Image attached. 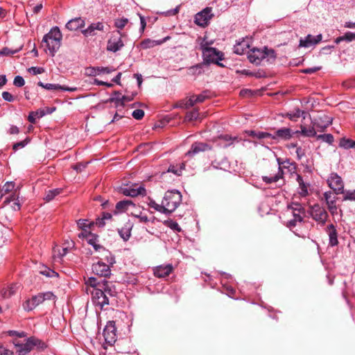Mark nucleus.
<instances>
[{
	"mask_svg": "<svg viewBox=\"0 0 355 355\" xmlns=\"http://www.w3.org/2000/svg\"><path fill=\"white\" fill-rule=\"evenodd\" d=\"M332 118L325 114H322L311 120L312 126L306 128L304 125H300V131H296L295 133H300L304 137H314L316 136L317 131L324 132L331 124Z\"/></svg>",
	"mask_w": 355,
	"mask_h": 355,
	"instance_id": "obj_1",
	"label": "nucleus"
},
{
	"mask_svg": "<svg viewBox=\"0 0 355 355\" xmlns=\"http://www.w3.org/2000/svg\"><path fill=\"white\" fill-rule=\"evenodd\" d=\"M62 34L58 26L53 27L50 31L44 35L42 43L45 44L51 56H54L61 46Z\"/></svg>",
	"mask_w": 355,
	"mask_h": 355,
	"instance_id": "obj_2",
	"label": "nucleus"
},
{
	"mask_svg": "<svg viewBox=\"0 0 355 355\" xmlns=\"http://www.w3.org/2000/svg\"><path fill=\"white\" fill-rule=\"evenodd\" d=\"M182 202V194L176 189L167 191L162 199L165 214L173 213Z\"/></svg>",
	"mask_w": 355,
	"mask_h": 355,
	"instance_id": "obj_3",
	"label": "nucleus"
},
{
	"mask_svg": "<svg viewBox=\"0 0 355 355\" xmlns=\"http://www.w3.org/2000/svg\"><path fill=\"white\" fill-rule=\"evenodd\" d=\"M107 262L109 265L101 261L93 263L92 266V272L99 277H109L111 275L110 265L112 266L115 263L114 257H111L110 259H107Z\"/></svg>",
	"mask_w": 355,
	"mask_h": 355,
	"instance_id": "obj_4",
	"label": "nucleus"
},
{
	"mask_svg": "<svg viewBox=\"0 0 355 355\" xmlns=\"http://www.w3.org/2000/svg\"><path fill=\"white\" fill-rule=\"evenodd\" d=\"M87 293L92 295V301L96 306H98L100 309H103L105 305L109 304V298L101 288L87 289Z\"/></svg>",
	"mask_w": 355,
	"mask_h": 355,
	"instance_id": "obj_5",
	"label": "nucleus"
},
{
	"mask_svg": "<svg viewBox=\"0 0 355 355\" xmlns=\"http://www.w3.org/2000/svg\"><path fill=\"white\" fill-rule=\"evenodd\" d=\"M309 212L311 218L321 225H324L329 218L327 211L319 204L311 206Z\"/></svg>",
	"mask_w": 355,
	"mask_h": 355,
	"instance_id": "obj_6",
	"label": "nucleus"
},
{
	"mask_svg": "<svg viewBox=\"0 0 355 355\" xmlns=\"http://www.w3.org/2000/svg\"><path fill=\"white\" fill-rule=\"evenodd\" d=\"M122 36L123 34L120 31L112 32L107 41V50L114 53L120 51L124 46Z\"/></svg>",
	"mask_w": 355,
	"mask_h": 355,
	"instance_id": "obj_7",
	"label": "nucleus"
},
{
	"mask_svg": "<svg viewBox=\"0 0 355 355\" xmlns=\"http://www.w3.org/2000/svg\"><path fill=\"white\" fill-rule=\"evenodd\" d=\"M201 49L202 51V55L207 62H216L221 65L218 63V61L223 59V54L216 49L209 47L207 44L202 43Z\"/></svg>",
	"mask_w": 355,
	"mask_h": 355,
	"instance_id": "obj_8",
	"label": "nucleus"
},
{
	"mask_svg": "<svg viewBox=\"0 0 355 355\" xmlns=\"http://www.w3.org/2000/svg\"><path fill=\"white\" fill-rule=\"evenodd\" d=\"M329 187L336 194L344 193V182L340 176L336 173H331L327 179Z\"/></svg>",
	"mask_w": 355,
	"mask_h": 355,
	"instance_id": "obj_9",
	"label": "nucleus"
},
{
	"mask_svg": "<svg viewBox=\"0 0 355 355\" xmlns=\"http://www.w3.org/2000/svg\"><path fill=\"white\" fill-rule=\"evenodd\" d=\"M277 162L278 164L277 172H275L274 174L271 173L269 175H263L261 177L263 182H264L266 184H269L277 182L279 180L284 178V171L282 170L284 161H282L281 158H277Z\"/></svg>",
	"mask_w": 355,
	"mask_h": 355,
	"instance_id": "obj_10",
	"label": "nucleus"
},
{
	"mask_svg": "<svg viewBox=\"0 0 355 355\" xmlns=\"http://www.w3.org/2000/svg\"><path fill=\"white\" fill-rule=\"evenodd\" d=\"M116 327L114 321H109L103 329V336L107 343L112 345L116 340Z\"/></svg>",
	"mask_w": 355,
	"mask_h": 355,
	"instance_id": "obj_11",
	"label": "nucleus"
},
{
	"mask_svg": "<svg viewBox=\"0 0 355 355\" xmlns=\"http://www.w3.org/2000/svg\"><path fill=\"white\" fill-rule=\"evenodd\" d=\"M211 148V146L207 143L196 141L192 144L190 150L185 153V156L192 157L196 154L210 150Z\"/></svg>",
	"mask_w": 355,
	"mask_h": 355,
	"instance_id": "obj_12",
	"label": "nucleus"
},
{
	"mask_svg": "<svg viewBox=\"0 0 355 355\" xmlns=\"http://www.w3.org/2000/svg\"><path fill=\"white\" fill-rule=\"evenodd\" d=\"M211 17V8H206L196 15L195 23L198 26L205 27L208 25Z\"/></svg>",
	"mask_w": 355,
	"mask_h": 355,
	"instance_id": "obj_13",
	"label": "nucleus"
},
{
	"mask_svg": "<svg viewBox=\"0 0 355 355\" xmlns=\"http://www.w3.org/2000/svg\"><path fill=\"white\" fill-rule=\"evenodd\" d=\"M122 193L125 196L131 197H136L138 196H144L146 195V189L141 185H138L137 184H135L129 187L122 189Z\"/></svg>",
	"mask_w": 355,
	"mask_h": 355,
	"instance_id": "obj_14",
	"label": "nucleus"
},
{
	"mask_svg": "<svg viewBox=\"0 0 355 355\" xmlns=\"http://www.w3.org/2000/svg\"><path fill=\"white\" fill-rule=\"evenodd\" d=\"M324 198L330 214L333 216L336 215L338 214V207L336 204L337 198L331 191H327L324 193Z\"/></svg>",
	"mask_w": 355,
	"mask_h": 355,
	"instance_id": "obj_15",
	"label": "nucleus"
},
{
	"mask_svg": "<svg viewBox=\"0 0 355 355\" xmlns=\"http://www.w3.org/2000/svg\"><path fill=\"white\" fill-rule=\"evenodd\" d=\"M81 236L85 237L87 243L89 245H92L96 251H101V250H105L103 246L98 243V236L96 235L95 234H93L90 232L85 231V232H82L81 234H79V237Z\"/></svg>",
	"mask_w": 355,
	"mask_h": 355,
	"instance_id": "obj_16",
	"label": "nucleus"
},
{
	"mask_svg": "<svg viewBox=\"0 0 355 355\" xmlns=\"http://www.w3.org/2000/svg\"><path fill=\"white\" fill-rule=\"evenodd\" d=\"M322 34H319L315 36L309 34L304 39H300L299 46L309 48L320 43L322 41Z\"/></svg>",
	"mask_w": 355,
	"mask_h": 355,
	"instance_id": "obj_17",
	"label": "nucleus"
},
{
	"mask_svg": "<svg viewBox=\"0 0 355 355\" xmlns=\"http://www.w3.org/2000/svg\"><path fill=\"white\" fill-rule=\"evenodd\" d=\"M267 53L261 49H253L248 52V58L250 62L257 65L259 64L261 62L266 58Z\"/></svg>",
	"mask_w": 355,
	"mask_h": 355,
	"instance_id": "obj_18",
	"label": "nucleus"
},
{
	"mask_svg": "<svg viewBox=\"0 0 355 355\" xmlns=\"http://www.w3.org/2000/svg\"><path fill=\"white\" fill-rule=\"evenodd\" d=\"M325 232L329 236V245L331 247L338 245V232L336 226L333 224L328 225L325 228Z\"/></svg>",
	"mask_w": 355,
	"mask_h": 355,
	"instance_id": "obj_19",
	"label": "nucleus"
},
{
	"mask_svg": "<svg viewBox=\"0 0 355 355\" xmlns=\"http://www.w3.org/2000/svg\"><path fill=\"white\" fill-rule=\"evenodd\" d=\"M173 267L171 264L160 265L153 270L154 275L158 278H164L168 276L173 271Z\"/></svg>",
	"mask_w": 355,
	"mask_h": 355,
	"instance_id": "obj_20",
	"label": "nucleus"
},
{
	"mask_svg": "<svg viewBox=\"0 0 355 355\" xmlns=\"http://www.w3.org/2000/svg\"><path fill=\"white\" fill-rule=\"evenodd\" d=\"M104 25L102 22H96L91 24L86 29L82 31V33L85 37L96 35V31H103Z\"/></svg>",
	"mask_w": 355,
	"mask_h": 355,
	"instance_id": "obj_21",
	"label": "nucleus"
},
{
	"mask_svg": "<svg viewBox=\"0 0 355 355\" xmlns=\"http://www.w3.org/2000/svg\"><path fill=\"white\" fill-rule=\"evenodd\" d=\"M293 134L294 132H292L291 129L288 128H283L277 130L275 132V135H272V139H281L284 140H288L293 137Z\"/></svg>",
	"mask_w": 355,
	"mask_h": 355,
	"instance_id": "obj_22",
	"label": "nucleus"
},
{
	"mask_svg": "<svg viewBox=\"0 0 355 355\" xmlns=\"http://www.w3.org/2000/svg\"><path fill=\"white\" fill-rule=\"evenodd\" d=\"M40 343V340L33 337H31L27 339L26 342L24 344L20 345V348L19 351L21 353H27L31 352L33 348Z\"/></svg>",
	"mask_w": 355,
	"mask_h": 355,
	"instance_id": "obj_23",
	"label": "nucleus"
},
{
	"mask_svg": "<svg viewBox=\"0 0 355 355\" xmlns=\"http://www.w3.org/2000/svg\"><path fill=\"white\" fill-rule=\"evenodd\" d=\"M168 39V37H166L161 40H153L151 39H145L140 43V46L143 49H148L153 48L155 46L160 45L166 42Z\"/></svg>",
	"mask_w": 355,
	"mask_h": 355,
	"instance_id": "obj_24",
	"label": "nucleus"
},
{
	"mask_svg": "<svg viewBox=\"0 0 355 355\" xmlns=\"http://www.w3.org/2000/svg\"><path fill=\"white\" fill-rule=\"evenodd\" d=\"M85 26V21L81 17H76L69 20L67 24L66 28L69 31H76Z\"/></svg>",
	"mask_w": 355,
	"mask_h": 355,
	"instance_id": "obj_25",
	"label": "nucleus"
},
{
	"mask_svg": "<svg viewBox=\"0 0 355 355\" xmlns=\"http://www.w3.org/2000/svg\"><path fill=\"white\" fill-rule=\"evenodd\" d=\"M308 114L307 112L301 110L300 108H295L292 111L288 112L285 116L289 119L291 121H297V120L300 117L304 119Z\"/></svg>",
	"mask_w": 355,
	"mask_h": 355,
	"instance_id": "obj_26",
	"label": "nucleus"
},
{
	"mask_svg": "<svg viewBox=\"0 0 355 355\" xmlns=\"http://www.w3.org/2000/svg\"><path fill=\"white\" fill-rule=\"evenodd\" d=\"M11 202H13L12 207L15 211H18L20 209L21 205H20L19 200V196L16 193V191H15V193L11 194L10 196H7L5 198L3 204L8 205V204L10 203Z\"/></svg>",
	"mask_w": 355,
	"mask_h": 355,
	"instance_id": "obj_27",
	"label": "nucleus"
},
{
	"mask_svg": "<svg viewBox=\"0 0 355 355\" xmlns=\"http://www.w3.org/2000/svg\"><path fill=\"white\" fill-rule=\"evenodd\" d=\"M249 47V40H243L234 46V52L238 55H242L248 51Z\"/></svg>",
	"mask_w": 355,
	"mask_h": 355,
	"instance_id": "obj_28",
	"label": "nucleus"
},
{
	"mask_svg": "<svg viewBox=\"0 0 355 355\" xmlns=\"http://www.w3.org/2000/svg\"><path fill=\"white\" fill-rule=\"evenodd\" d=\"M288 209L292 210L293 216L294 214H298L300 216H304L305 209L302 205L297 202H292L288 205Z\"/></svg>",
	"mask_w": 355,
	"mask_h": 355,
	"instance_id": "obj_29",
	"label": "nucleus"
},
{
	"mask_svg": "<svg viewBox=\"0 0 355 355\" xmlns=\"http://www.w3.org/2000/svg\"><path fill=\"white\" fill-rule=\"evenodd\" d=\"M85 284H86V290L87 288H90L91 290L94 289V288H101V287H103V281H98L96 278L94 277H89L86 281H85Z\"/></svg>",
	"mask_w": 355,
	"mask_h": 355,
	"instance_id": "obj_30",
	"label": "nucleus"
},
{
	"mask_svg": "<svg viewBox=\"0 0 355 355\" xmlns=\"http://www.w3.org/2000/svg\"><path fill=\"white\" fill-rule=\"evenodd\" d=\"M297 182L299 184V194L302 197H306L308 194L306 184L304 182L303 178L300 175H297Z\"/></svg>",
	"mask_w": 355,
	"mask_h": 355,
	"instance_id": "obj_31",
	"label": "nucleus"
},
{
	"mask_svg": "<svg viewBox=\"0 0 355 355\" xmlns=\"http://www.w3.org/2000/svg\"><path fill=\"white\" fill-rule=\"evenodd\" d=\"M132 205H133V203L131 200H121V201L118 202L116 205V211H115V213L117 214L119 212H121V213L124 212L128 209L129 206Z\"/></svg>",
	"mask_w": 355,
	"mask_h": 355,
	"instance_id": "obj_32",
	"label": "nucleus"
},
{
	"mask_svg": "<svg viewBox=\"0 0 355 355\" xmlns=\"http://www.w3.org/2000/svg\"><path fill=\"white\" fill-rule=\"evenodd\" d=\"M343 41H345L347 42L355 41V33L352 32H347L344 35L338 37L334 40L335 43L337 44Z\"/></svg>",
	"mask_w": 355,
	"mask_h": 355,
	"instance_id": "obj_33",
	"label": "nucleus"
},
{
	"mask_svg": "<svg viewBox=\"0 0 355 355\" xmlns=\"http://www.w3.org/2000/svg\"><path fill=\"white\" fill-rule=\"evenodd\" d=\"M124 98H125L123 97V95L119 92H114L109 101L115 103L116 106H122L124 105Z\"/></svg>",
	"mask_w": 355,
	"mask_h": 355,
	"instance_id": "obj_34",
	"label": "nucleus"
},
{
	"mask_svg": "<svg viewBox=\"0 0 355 355\" xmlns=\"http://www.w3.org/2000/svg\"><path fill=\"white\" fill-rule=\"evenodd\" d=\"M303 221H304V216H300V215H298V214H294L293 218L287 222L286 226L290 230H292L297 225V223H302Z\"/></svg>",
	"mask_w": 355,
	"mask_h": 355,
	"instance_id": "obj_35",
	"label": "nucleus"
},
{
	"mask_svg": "<svg viewBox=\"0 0 355 355\" xmlns=\"http://www.w3.org/2000/svg\"><path fill=\"white\" fill-rule=\"evenodd\" d=\"M15 183L14 182H6L1 189V198L6 194L12 191L15 189Z\"/></svg>",
	"mask_w": 355,
	"mask_h": 355,
	"instance_id": "obj_36",
	"label": "nucleus"
},
{
	"mask_svg": "<svg viewBox=\"0 0 355 355\" xmlns=\"http://www.w3.org/2000/svg\"><path fill=\"white\" fill-rule=\"evenodd\" d=\"M164 225L170 229L173 230V231H175L177 232H180L182 231L181 227H180L179 224L171 219L166 220L163 222Z\"/></svg>",
	"mask_w": 355,
	"mask_h": 355,
	"instance_id": "obj_37",
	"label": "nucleus"
},
{
	"mask_svg": "<svg viewBox=\"0 0 355 355\" xmlns=\"http://www.w3.org/2000/svg\"><path fill=\"white\" fill-rule=\"evenodd\" d=\"M62 191L61 189H55L53 190H49L46 193V195L44 198V199L46 202H50L52 200L55 196L59 195Z\"/></svg>",
	"mask_w": 355,
	"mask_h": 355,
	"instance_id": "obj_38",
	"label": "nucleus"
},
{
	"mask_svg": "<svg viewBox=\"0 0 355 355\" xmlns=\"http://www.w3.org/2000/svg\"><path fill=\"white\" fill-rule=\"evenodd\" d=\"M15 293L14 286H10L7 288H4L1 291V295L3 298L10 297Z\"/></svg>",
	"mask_w": 355,
	"mask_h": 355,
	"instance_id": "obj_39",
	"label": "nucleus"
},
{
	"mask_svg": "<svg viewBox=\"0 0 355 355\" xmlns=\"http://www.w3.org/2000/svg\"><path fill=\"white\" fill-rule=\"evenodd\" d=\"M37 85L38 86L47 90H61V85L58 84L44 83L42 82H39Z\"/></svg>",
	"mask_w": 355,
	"mask_h": 355,
	"instance_id": "obj_40",
	"label": "nucleus"
},
{
	"mask_svg": "<svg viewBox=\"0 0 355 355\" xmlns=\"http://www.w3.org/2000/svg\"><path fill=\"white\" fill-rule=\"evenodd\" d=\"M318 140H322L330 145H331L334 141V136L331 134H323L315 136Z\"/></svg>",
	"mask_w": 355,
	"mask_h": 355,
	"instance_id": "obj_41",
	"label": "nucleus"
},
{
	"mask_svg": "<svg viewBox=\"0 0 355 355\" xmlns=\"http://www.w3.org/2000/svg\"><path fill=\"white\" fill-rule=\"evenodd\" d=\"M355 141L350 139L343 138L340 141L339 146L345 149L352 148Z\"/></svg>",
	"mask_w": 355,
	"mask_h": 355,
	"instance_id": "obj_42",
	"label": "nucleus"
},
{
	"mask_svg": "<svg viewBox=\"0 0 355 355\" xmlns=\"http://www.w3.org/2000/svg\"><path fill=\"white\" fill-rule=\"evenodd\" d=\"M103 284L105 285H103V287H101V289L105 293L106 295L114 296L116 291L109 285V282L106 280H103Z\"/></svg>",
	"mask_w": 355,
	"mask_h": 355,
	"instance_id": "obj_43",
	"label": "nucleus"
},
{
	"mask_svg": "<svg viewBox=\"0 0 355 355\" xmlns=\"http://www.w3.org/2000/svg\"><path fill=\"white\" fill-rule=\"evenodd\" d=\"M128 23V19L125 17H122L121 19H116L114 21V26L120 31L122 30Z\"/></svg>",
	"mask_w": 355,
	"mask_h": 355,
	"instance_id": "obj_44",
	"label": "nucleus"
},
{
	"mask_svg": "<svg viewBox=\"0 0 355 355\" xmlns=\"http://www.w3.org/2000/svg\"><path fill=\"white\" fill-rule=\"evenodd\" d=\"M202 67L200 64H196L195 66L191 67L189 69V74L192 76H198L202 73Z\"/></svg>",
	"mask_w": 355,
	"mask_h": 355,
	"instance_id": "obj_45",
	"label": "nucleus"
},
{
	"mask_svg": "<svg viewBox=\"0 0 355 355\" xmlns=\"http://www.w3.org/2000/svg\"><path fill=\"white\" fill-rule=\"evenodd\" d=\"M149 206L155 210L165 214V210L162 202L161 205L157 204L155 200H151L148 203Z\"/></svg>",
	"mask_w": 355,
	"mask_h": 355,
	"instance_id": "obj_46",
	"label": "nucleus"
},
{
	"mask_svg": "<svg viewBox=\"0 0 355 355\" xmlns=\"http://www.w3.org/2000/svg\"><path fill=\"white\" fill-rule=\"evenodd\" d=\"M199 117V112L198 110L196 109H194L192 111H190V112H188L186 114V119L187 121H193V120H196L198 119Z\"/></svg>",
	"mask_w": 355,
	"mask_h": 355,
	"instance_id": "obj_47",
	"label": "nucleus"
},
{
	"mask_svg": "<svg viewBox=\"0 0 355 355\" xmlns=\"http://www.w3.org/2000/svg\"><path fill=\"white\" fill-rule=\"evenodd\" d=\"M22 306H23V309L26 311H32L33 309H34L35 308V306L34 304V302H33L32 298L26 300L23 303Z\"/></svg>",
	"mask_w": 355,
	"mask_h": 355,
	"instance_id": "obj_48",
	"label": "nucleus"
},
{
	"mask_svg": "<svg viewBox=\"0 0 355 355\" xmlns=\"http://www.w3.org/2000/svg\"><path fill=\"white\" fill-rule=\"evenodd\" d=\"M344 194V196H343V200H353V201H355V190H347V191H345L344 190V193H343Z\"/></svg>",
	"mask_w": 355,
	"mask_h": 355,
	"instance_id": "obj_49",
	"label": "nucleus"
},
{
	"mask_svg": "<svg viewBox=\"0 0 355 355\" xmlns=\"http://www.w3.org/2000/svg\"><path fill=\"white\" fill-rule=\"evenodd\" d=\"M251 135H252L254 137H257L258 139H267V138H272V135L268 132H254L252 131Z\"/></svg>",
	"mask_w": 355,
	"mask_h": 355,
	"instance_id": "obj_50",
	"label": "nucleus"
},
{
	"mask_svg": "<svg viewBox=\"0 0 355 355\" xmlns=\"http://www.w3.org/2000/svg\"><path fill=\"white\" fill-rule=\"evenodd\" d=\"M284 168H288L290 171H295L296 169L295 163L291 162L290 159H286L282 166V170Z\"/></svg>",
	"mask_w": 355,
	"mask_h": 355,
	"instance_id": "obj_51",
	"label": "nucleus"
},
{
	"mask_svg": "<svg viewBox=\"0 0 355 355\" xmlns=\"http://www.w3.org/2000/svg\"><path fill=\"white\" fill-rule=\"evenodd\" d=\"M40 273L49 277L58 276V274L56 272L46 267H45L44 270H41Z\"/></svg>",
	"mask_w": 355,
	"mask_h": 355,
	"instance_id": "obj_52",
	"label": "nucleus"
},
{
	"mask_svg": "<svg viewBox=\"0 0 355 355\" xmlns=\"http://www.w3.org/2000/svg\"><path fill=\"white\" fill-rule=\"evenodd\" d=\"M40 295H42V298L43 299L44 302L46 300H53V302L55 301L56 296L51 291L41 293Z\"/></svg>",
	"mask_w": 355,
	"mask_h": 355,
	"instance_id": "obj_53",
	"label": "nucleus"
},
{
	"mask_svg": "<svg viewBox=\"0 0 355 355\" xmlns=\"http://www.w3.org/2000/svg\"><path fill=\"white\" fill-rule=\"evenodd\" d=\"M119 234L124 241H128L130 236V231L126 228L119 230Z\"/></svg>",
	"mask_w": 355,
	"mask_h": 355,
	"instance_id": "obj_54",
	"label": "nucleus"
},
{
	"mask_svg": "<svg viewBox=\"0 0 355 355\" xmlns=\"http://www.w3.org/2000/svg\"><path fill=\"white\" fill-rule=\"evenodd\" d=\"M77 225L79 228L85 230V228H89L91 223L87 219H79L77 221Z\"/></svg>",
	"mask_w": 355,
	"mask_h": 355,
	"instance_id": "obj_55",
	"label": "nucleus"
},
{
	"mask_svg": "<svg viewBox=\"0 0 355 355\" xmlns=\"http://www.w3.org/2000/svg\"><path fill=\"white\" fill-rule=\"evenodd\" d=\"M197 101L196 99V96L193 95L190 96V98L186 101L184 104V107L186 109H189L191 107H193L196 103H197Z\"/></svg>",
	"mask_w": 355,
	"mask_h": 355,
	"instance_id": "obj_56",
	"label": "nucleus"
},
{
	"mask_svg": "<svg viewBox=\"0 0 355 355\" xmlns=\"http://www.w3.org/2000/svg\"><path fill=\"white\" fill-rule=\"evenodd\" d=\"M220 139H221V140H223V141H226L227 143H226V144H223V146H224V147H227V146H230V145L232 144V141H233V140H234V139H235V138H234V139H233V138H232V137H230V135H222V136H220Z\"/></svg>",
	"mask_w": 355,
	"mask_h": 355,
	"instance_id": "obj_57",
	"label": "nucleus"
},
{
	"mask_svg": "<svg viewBox=\"0 0 355 355\" xmlns=\"http://www.w3.org/2000/svg\"><path fill=\"white\" fill-rule=\"evenodd\" d=\"M13 84L16 87H21L24 85L25 80L22 76H17L14 79Z\"/></svg>",
	"mask_w": 355,
	"mask_h": 355,
	"instance_id": "obj_58",
	"label": "nucleus"
},
{
	"mask_svg": "<svg viewBox=\"0 0 355 355\" xmlns=\"http://www.w3.org/2000/svg\"><path fill=\"white\" fill-rule=\"evenodd\" d=\"M132 116L137 120L141 119L144 116V112L142 110L137 109L132 112Z\"/></svg>",
	"mask_w": 355,
	"mask_h": 355,
	"instance_id": "obj_59",
	"label": "nucleus"
},
{
	"mask_svg": "<svg viewBox=\"0 0 355 355\" xmlns=\"http://www.w3.org/2000/svg\"><path fill=\"white\" fill-rule=\"evenodd\" d=\"M19 51V49L11 50L7 47H5L0 51V55H12L17 53Z\"/></svg>",
	"mask_w": 355,
	"mask_h": 355,
	"instance_id": "obj_60",
	"label": "nucleus"
},
{
	"mask_svg": "<svg viewBox=\"0 0 355 355\" xmlns=\"http://www.w3.org/2000/svg\"><path fill=\"white\" fill-rule=\"evenodd\" d=\"M209 98L208 92L205 91L199 95L196 96V99L198 103H202L205 101V99Z\"/></svg>",
	"mask_w": 355,
	"mask_h": 355,
	"instance_id": "obj_61",
	"label": "nucleus"
},
{
	"mask_svg": "<svg viewBox=\"0 0 355 355\" xmlns=\"http://www.w3.org/2000/svg\"><path fill=\"white\" fill-rule=\"evenodd\" d=\"M28 71L33 75H37L44 73V69L42 67H32L28 69Z\"/></svg>",
	"mask_w": 355,
	"mask_h": 355,
	"instance_id": "obj_62",
	"label": "nucleus"
},
{
	"mask_svg": "<svg viewBox=\"0 0 355 355\" xmlns=\"http://www.w3.org/2000/svg\"><path fill=\"white\" fill-rule=\"evenodd\" d=\"M98 74L103 73H110L112 71H114V69L110 68V67H96Z\"/></svg>",
	"mask_w": 355,
	"mask_h": 355,
	"instance_id": "obj_63",
	"label": "nucleus"
},
{
	"mask_svg": "<svg viewBox=\"0 0 355 355\" xmlns=\"http://www.w3.org/2000/svg\"><path fill=\"white\" fill-rule=\"evenodd\" d=\"M31 298L34 302L35 307L39 304H42V302H44V300L42 298V295H40V293L33 296Z\"/></svg>",
	"mask_w": 355,
	"mask_h": 355,
	"instance_id": "obj_64",
	"label": "nucleus"
}]
</instances>
